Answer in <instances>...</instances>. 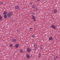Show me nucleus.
Masks as SVG:
<instances>
[{"mask_svg": "<svg viewBox=\"0 0 60 60\" xmlns=\"http://www.w3.org/2000/svg\"><path fill=\"white\" fill-rule=\"evenodd\" d=\"M2 16L0 15V20H2Z\"/></svg>", "mask_w": 60, "mask_h": 60, "instance_id": "obj_18", "label": "nucleus"}, {"mask_svg": "<svg viewBox=\"0 0 60 60\" xmlns=\"http://www.w3.org/2000/svg\"><path fill=\"white\" fill-rule=\"evenodd\" d=\"M15 8H16V9H19V7L18 6H16L15 7Z\"/></svg>", "mask_w": 60, "mask_h": 60, "instance_id": "obj_15", "label": "nucleus"}, {"mask_svg": "<svg viewBox=\"0 0 60 60\" xmlns=\"http://www.w3.org/2000/svg\"><path fill=\"white\" fill-rule=\"evenodd\" d=\"M7 15L8 16V18H9L11 16V14H10V13H8L7 14Z\"/></svg>", "mask_w": 60, "mask_h": 60, "instance_id": "obj_6", "label": "nucleus"}, {"mask_svg": "<svg viewBox=\"0 0 60 60\" xmlns=\"http://www.w3.org/2000/svg\"><path fill=\"white\" fill-rule=\"evenodd\" d=\"M4 19H6L7 18V16L6 15H4Z\"/></svg>", "mask_w": 60, "mask_h": 60, "instance_id": "obj_10", "label": "nucleus"}, {"mask_svg": "<svg viewBox=\"0 0 60 60\" xmlns=\"http://www.w3.org/2000/svg\"><path fill=\"white\" fill-rule=\"evenodd\" d=\"M7 11H4L3 13V14L4 15H6L7 14Z\"/></svg>", "mask_w": 60, "mask_h": 60, "instance_id": "obj_9", "label": "nucleus"}, {"mask_svg": "<svg viewBox=\"0 0 60 60\" xmlns=\"http://www.w3.org/2000/svg\"><path fill=\"white\" fill-rule=\"evenodd\" d=\"M56 58H54L53 59H54V60H55Z\"/></svg>", "mask_w": 60, "mask_h": 60, "instance_id": "obj_28", "label": "nucleus"}, {"mask_svg": "<svg viewBox=\"0 0 60 60\" xmlns=\"http://www.w3.org/2000/svg\"><path fill=\"white\" fill-rule=\"evenodd\" d=\"M49 41H52L53 40V38L52 37H50L49 38Z\"/></svg>", "mask_w": 60, "mask_h": 60, "instance_id": "obj_7", "label": "nucleus"}, {"mask_svg": "<svg viewBox=\"0 0 60 60\" xmlns=\"http://www.w3.org/2000/svg\"><path fill=\"white\" fill-rule=\"evenodd\" d=\"M34 46L35 47H36V46H37V45H36V44H34Z\"/></svg>", "mask_w": 60, "mask_h": 60, "instance_id": "obj_19", "label": "nucleus"}, {"mask_svg": "<svg viewBox=\"0 0 60 60\" xmlns=\"http://www.w3.org/2000/svg\"><path fill=\"white\" fill-rule=\"evenodd\" d=\"M33 2H31L30 3V4H31V5H32V4H33Z\"/></svg>", "mask_w": 60, "mask_h": 60, "instance_id": "obj_22", "label": "nucleus"}, {"mask_svg": "<svg viewBox=\"0 0 60 60\" xmlns=\"http://www.w3.org/2000/svg\"><path fill=\"white\" fill-rule=\"evenodd\" d=\"M33 14L34 15V14H35V13H33Z\"/></svg>", "mask_w": 60, "mask_h": 60, "instance_id": "obj_30", "label": "nucleus"}, {"mask_svg": "<svg viewBox=\"0 0 60 60\" xmlns=\"http://www.w3.org/2000/svg\"><path fill=\"white\" fill-rule=\"evenodd\" d=\"M12 42H16V39H13L12 40Z\"/></svg>", "mask_w": 60, "mask_h": 60, "instance_id": "obj_8", "label": "nucleus"}, {"mask_svg": "<svg viewBox=\"0 0 60 60\" xmlns=\"http://www.w3.org/2000/svg\"><path fill=\"white\" fill-rule=\"evenodd\" d=\"M51 27H52V28H53V29H56V26L55 25H52L51 26H50Z\"/></svg>", "mask_w": 60, "mask_h": 60, "instance_id": "obj_2", "label": "nucleus"}, {"mask_svg": "<svg viewBox=\"0 0 60 60\" xmlns=\"http://www.w3.org/2000/svg\"><path fill=\"white\" fill-rule=\"evenodd\" d=\"M33 7H32V8H35V5L34 4H33Z\"/></svg>", "mask_w": 60, "mask_h": 60, "instance_id": "obj_14", "label": "nucleus"}, {"mask_svg": "<svg viewBox=\"0 0 60 60\" xmlns=\"http://www.w3.org/2000/svg\"><path fill=\"white\" fill-rule=\"evenodd\" d=\"M32 19H33L34 22H35V21L37 20H36V19H35V16L33 15L32 16Z\"/></svg>", "mask_w": 60, "mask_h": 60, "instance_id": "obj_1", "label": "nucleus"}, {"mask_svg": "<svg viewBox=\"0 0 60 60\" xmlns=\"http://www.w3.org/2000/svg\"><path fill=\"white\" fill-rule=\"evenodd\" d=\"M56 58V59H57V58H58V56H56V58Z\"/></svg>", "mask_w": 60, "mask_h": 60, "instance_id": "obj_24", "label": "nucleus"}, {"mask_svg": "<svg viewBox=\"0 0 60 60\" xmlns=\"http://www.w3.org/2000/svg\"><path fill=\"white\" fill-rule=\"evenodd\" d=\"M26 57L27 58H30V56L29 54H27L26 55Z\"/></svg>", "mask_w": 60, "mask_h": 60, "instance_id": "obj_3", "label": "nucleus"}, {"mask_svg": "<svg viewBox=\"0 0 60 60\" xmlns=\"http://www.w3.org/2000/svg\"><path fill=\"white\" fill-rule=\"evenodd\" d=\"M36 49H37L36 48V49H34V51H36Z\"/></svg>", "mask_w": 60, "mask_h": 60, "instance_id": "obj_26", "label": "nucleus"}, {"mask_svg": "<svg viewBox=\"0 0 60 60\" xmlns=\"http://www.w3.org/2000/svg\"><path fill=\"white\" fill-rule=\"evenodd\" d=\"M32 37L33 38H34L35 37V36L34 35H32Z\"/></svg>", "mask_w": 60, "mask_h": 60, "instance_id": "obj_25", "label": "nucleus"}, {"mask_svg": "<svg viewBox=\"0 0 60 60\" xmlns=\"http://www.w3.org/2000/svg\"><path fill=\"white\" fill-rule=\"evenodd\" d=\"M41 54L40 53H39V55H41Z\"/></svg>", "mask_w": 60, "mask_h": 60, "instance_id": "obj_31", "label": "nucleus"}, {"mask_svg": "<svg viewBox=\"0 0 60 60\" xmlns=\"http://www.w3.org/2000/svg\"><path fill=\"white\" fill-rule=\"evenodd\" d=\"M27 51L28 52H30L31 51V50H30V49L29 48H28L27 49Z\"/></svg>", "mask_w": 60, "mask_h": 60, "instance_id": "obj_5", "label": "nucleus"}, {"mask_svg": "<svg viewBox=\"0 0 60 60\" xmlns=\"http://www.w3.org/2000/svg\"><path fill=\"white\" fill-rule=\"evenodd\" d=\"M32 29H33V28H30V31H31V30H32Z\"/></svg>", "mask_w": 60, "mask_h": 60, "instance_id": "obj_23", "label": "nucleus"}, {"mask_svg": "<svg viewBox=\"0 0 60 60\" xmlns=\"http://www.w3.org/2000/svg\"><path fill=\"white\" fill-rule=\"evenodd\" d=\"M10 46L11 47H12L13 46V45L12 44H10Z\"/></svg>", "mask_w": 60, "mask_h": 60, "instance_id": "obj_16", "label": "nucleus"}, {"mask_svg": "<svg viewBox=\"0 0 60 60\" xmlns=\"http://www.w3.org/2000/svg\"><path fill=\"white\" fill-rule=\"evenodd\" d=\"M10 14H11V16H12L13 15V13H12V12H9Z\"/></svg>", "mask_w": 60, "mask_h": 60, "instance_id": "obj_13", "label": "nucleus"}, {"mask_svg": "<svg viewBox=\"0 0 60 60\" xmlns=\"http://www.w3.org/2000/svg\"><path fill=\"white\" fill-rule=\"evenodd\" d=\"M0 3H1V4H3L4 3L3 2H1Z\"/></svg>", "mask_w": 60, "mask_h": 60, "instance_id": "obj_27", "label": "nucleus"}, {"mask_svg": "<svg viewBox=\"0 0 60 60\" xmlns=\"http://www.w3.org/2000/svg\"><path fill=\"white\" fill-rule=\"evenodd\" d=\"M19 51L20 53H23L24 52L23 51V50L22 49H20V50Z\"/></svg>", "mask_w": 60, "mask_h": 60, "instance_id": "obj_12", "label": "nucleus"}, {"mask_svg": "<svg viewBox=\"0 0 60 60\" xmlns=\"http://www.w3.org/2000/svg\"><path fill=\"white\" fill-rule=\"evenodd\" d=\"M37 1L39 2V1H40V0H37Z\"/></svg>", "mask_w": 60, "mask_h": 60, "instance_id": "obj_29", "label": "nucleus"}, {"mask_svg": "<svg viewBox=\"0 0 60 60\" xmlns=\"http://www.w3.org/2000/svg\"><path fill=\"white\" fill-rule=\"evenodd\" d=\"M41 55H39L38 57V58H40L41 57Z\"/></svg>", "mask_w": 60, "mask_h": 60, "instance_id": "obj_20", "label": "nucleus"}, {"mask_svg": "<svg viewBox=\"0 0 60 60\" xmlns=\"http://www.w3.org/2000/svg\"><path fill=\"white\" fill-rule=\"evenodd\" d=\"M15 48H18V47H19V44H16L15 45Z\"/></svg>", "mask_w": 60, "mask_h": 60, "instance_id": "obj_4", "label": "nucleus"}, {"mask_svg": "<svg viewBox=\"0 0 60 60\" xmlns=\"http://www.w3.org/2000/svg\"><path fill=\"white\" fill-rule=\"evenodd\" d=\"M1 4V3H0V4Z\"/></svg>", "mask_w": 60, "mask_h": 60, "instance_id": "obj_32", "label": "nucleus"}, {"mask_svg": "<svg viewBox=\"0 0 60 60\" xmlns=\"http://www.w3.org/2000/svg\"><path fill=\"white\" fill-rule=\"evenodd\" d=\"M35 11H37L38 10V8H35Z\"/></svg>", "mask_w": 60, "mask_h": 60, "instance_id": "obj_17", "label": "nucleus"}, {"mask_svg": "<svg viewBox=\"0 0 60 60\" xmlns=\"http://www.w3.org/2000/svg\"><path fill=\"white\" fill-rule=\"evenodd\" d=\"M54 13H56V12H57V10L56 9H55L54 10Z\"/></svg>", "mask_w": 60, "mask_h": 60, "instance_id": "obj_11", "label": "nucleus"}, {"mask_svg": "<svg viewBox=\"0 0 60 60\" xmlns=\"http://www.w3.org/2000/svg\"><path fill=\"white\" fill-rule=\"evenodd\" d=\"M40 49H43V48L42 47H40Z\"/></svg>", "mask_w": 60, "mask_h": 60, "instance_id": "obj_21", "label": "nucleus"}]
</instances>
